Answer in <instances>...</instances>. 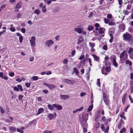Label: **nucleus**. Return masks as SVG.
<instances>
[{
	"label": "nucleus",
	"mask_w": 133,
	"mask_h": 133,
	"mask_svg": "<svg viewBox=\"0 0 133 133\" xmlns=\"http://www.w3.org/2000/svg\"><path fill=\"white\" fill-rule=\"evenodd\" d=\"M75 50H73L71 53V54L72 56H73L75 54Z\"/></svg>",
	"instance_id": "obj_48"
},
{
	"label": "nucleus",
	"mask_w": 133,
	"mask_h": 133,
	"mask_svg": "<svg viewBox=\"0 0 133 133\" xmlns=\"http://www.w3.org/2000/svg\"><path fill=\"white\" fill-rule=\"evenodd\" d=\"M34 13L38 15H39L40 14V11L38 9H36L34 11Z\"/></svg>",
	"instance_id": "obj_33"
},
{
	"label": "nucleus",
	"mask_w": 133,
	"mask_h": 133,
	"mask_svg": "<svg viewBox=\"0 0 133 133\" xmlns=\"http://www.w3.org/2000/svg\"><path fill=\"white\" fill-rule=\"evenodd\" d=\"M42 12H45L46 11V7L45 5H44L42 8Z\"/></svg>",
	"instance_id": "obj_19"
},
{
	"label": "nucleus",
	"mask_w": 133,
	"mask_h": 133,
	"mask_svg": "<svg viewBox=\"0 0 133 133\" xmlns=\"http://www.w3.org/2000/svg\"><path fill=\"white\" fill-rule=\"evenodd\" d=\"M125 53V50H124V51H123V52H122L121 53V54L120 55V58H122L123 57Z\"/></svg>",
	"instance_id": "obj_21"
},
{
	"label": "nucleus",
	"mask_w": 133,
	"mask_h": 133,
	"mask_svg": "<svg viewBox=\"0 0 133 133\" xmlns=\"http://www.w3.org/2000/svg\"><path fill=\"white\" fill-rule=\"evenodd\" d=\"M129 99L130 100V101H131V103H133V100L130 96H129Z\"/></svg>",
	"instance_id": "obj_63"
},
{
	"label": "nucleus",
	"mask_w": 133,
	"mask_h": 133,
	"mask_svg": "<svg viewBox=\"0 0 133 133\" xmlns=\"http://www.w3.org/2000/svg\"><path fill=\"white\" fill-rule=\"evenodd\" d=\"M100 79H98L97 80V85L99 86V87H100Z\"/></svg>",
	"instance_id": "obj_43"
},
{
	"label": "nucleus",
	"mask_w": 133,
	"mask_h": 133,
	"mask_svg": "<svg viewBox=\"0 0 133 133\" xmlns=\"http://www.w3.org/2000/svg\"><path fill=\"white\" fill-rule=\"evenodd\" d=\"M44 111L43 109L42 108H39L38 110V112L37 113L36 115H37L42 112Z\"/></svg>",
	"instance_id": "obj_16"
},
{
	"label": "nucleus",
	"mask_w": 133,
	"mask_h": 133,
	"mask_svg": "<svg viewBox=\"0 0 133 133\" xmlns=\"http://www.w3.org/2000/svg\"><path fill=\"white\" fill-rule=\"evenodd\" d=\"M32 79L36 81L38 79V77L36 76H34L32 77Z\"/></svg>",
	"instance_id": "obj_35"
},
{
	"label": "nucleus",
	"mask_w": 133,
	"mask_h": 133,
	"mask_svg": "<svg viewBox=\"0 0 133 133\" xmlns=\"http://www.w3.org/2000/svg\"><path fill=\"white\" fill-rule=\"evenodd\" d=\"M92 56L94 58V61H97L98 62H99L100 59L99 58V57L95 55H93Z\"/></svg>",
	"instance_id": "obj_12"
},
{
	"label": "nucleus",
	"mask_w": 133,
	"mask_h": 133,
	"mask_svg": "<svg viewBox=\"0 0 133 133\" xmlns=\"http://www.w3.org/2000/svg\"><path fill=\"white\" fill-rule=\"evenodd\" d=\"M105 70L106 72L104 71V69H102L101 70L102 73L105 75H107V72H109L111 70V69L110 66H108L105 68Z\"/></svg>",
	"instance_id": "obj_3"
},
{
	"label": "nucleus",
	"mask_w": 133,
	"mask_h": 133,
	"mask_svg": "<svg viewBox=\"0 0 133 133\" xmlns=\"http://www.w3.org/2000/svg\"><path fill=\"white\" fill-rule=\"evenodd\" d=\"M109 129V127L108 126L107 127V128L104 130V132L105 133H108Z\"/></svg>",
	"instance_id": "obj_44"
},
{
	"label": "nucleus",
	"mask_w": 133,
	"mask_h": 133,
	"mask_svg": "<svg viewBox=\"0 0 133 133\" xmlns=\"http://www.w3.org/2000/svg\"><path fill=\"white\" fill-rule=\"evenodd\" d=\"M52 106L56 108L57 110H61L62 109V106L59 105L57 104H54L52 105Z\"/></svg>",
	"instance_id": "obj_7"
},
{
	"label": "nucleus",
	"mask_w": 133,
	"mask_h": 133,
	"mask_svg": "<svg viewBox=\"0 0 133 133\" xmlns=\"http://www.w3.org/2000/svg\"><path fill=\"white\" fill-rule=\"evenodd\" d=\"M82 117L83 119L81 123V124L82 127H83V126H85L86 125H87V126H88V124L87 123V119L84 118L83 115H82Z\"/></svg>",
	"instance_id": "obj_5"
},
{
	"label": "nucleus",
	"mask_w": 133,
	"mask_h": 133,
	"mask_svg": "<svg viewBox=\"0 0 133 133\" xmlns=\"http://www.w3.org/2000/svg\"><path fill=\"white\" fill-rule=\"evenodd\" d=\"M23 97V96L22 95H19L18 96V99L20 100H21Z\"/></svg>",
	"instance_id": "obj_62"
},
{
	"label": "nucleus",
	"mask_w": 133,
	"mask_h": 133,
	"mask_svg": "<svg viewBox=\"0 0 133 133\" xmlns=\"http://www.w3.org/2000/svg\"><path fill=\"white\" fill-rule=\"evenodd\" d=\"M125 63L126 64H128L129 66H131L132 65V63L130 61L127 60L125 62Z\"/></svg>",
	"instance_id": "obj_27"
},
{
	"label": "nucleus",
	"mask_w": 133,
	"mask_h": 133,
	"mask_svg": "<svg viewBox=\"0 0 133 133\" xmlns=\"http://www.w3.org/2000/svg\"><path fill=\"white\" fill-rule=\"evenodd\" d=\"M104 22L106 24L108 23V22L109 21V20L107 18H104Z\"/></svg>",
	"instance_id": "obj_39"
},
{
	"label": "nucleus",
	"mask_w": 133,
	"mask_h": 133,
	"mask_svg": "<svg viewBox=\"0 0 133 133\" xmlns=\"http://www.w3.org/2000/svg\"><path fill=\"white\" fill-rule=\"evenodd\" d=\"M22 32L23 33H24L25 32L26 30L24 28H22L21 29Z\"/></svg>",
	"instance_id": "obj_53"
},
{
	"label": "nucleus",
	"mask_w": 133,
	"mask_h": 133,
	"mask_svg": "<svg viewBox=\"0 0 133 133\" xmlns=\"http://www.w3.org/2000/svg\"><path fill=\"white\" fill-rule=\"evenodd\" d=\"M94 28V27L93 26L90 25L88 26L87 29L89 31H90L92 30Z\"/></svg>",
	"instance_id": "obj_30"
},
{
	"label": "nucleus",
	"mask_w": 133,
	"mask_h": 133,
	"mask_svg": "<svg viewBox=\"0 0 133 133\" xmlns=\"http://www.w3.org/2000/svg\"><path fill=\"white\" fill-rule=\"evenodd\" d=\"M60 97L62 99L65 100L68 99L69 97V96L68 95H61Z\"/></svg>",
	"instance_id": "obj_10"
},
{
	"label": "nucleus",
	"mask_w": 133,
	"mask_h": 133,
	"mask_svg": "<svg viewBox=\"0 0 133 133\" xmlns=\"http://www.w3.org/2000/svg\"><path fill=\"white\" fill-rule=\"evenodd\" d=\"M119 28L122 29V30L123 31L125 29V26L124 24H121Z\"/></svg>",
	"instance_id": "obj_25"
},
{
	"label": "nucleus",
	"mask_w": 133,
	"mask_h": 133,
	"mask_svg": "<svg viewBox=\"0 0 133 133\" xmlns=\"http://www.w3.org/2000/svg\"><path fill=\"white\" fill-rule=\"evenodd\" d=\"M86 94L85 92H82L81 93L80 96L81 97H83Z\"/></svg>",
	"instance_id": "obj_60"
},
{
	"label": "nucleus",
	"mask_w": 133,
	"mask_h": 133,
	"mask_svg": "<svg viewBox=\"0 0 133 133\" xmlns=\"http://www.w3.org/2000/svg\"><path fill=\"white\" fill-rule=\"evenodd\" d=\"M33 122L34 121L30 122L28 124V126L29 127H30L31 126Z\"/></svg>",
	"instance_id": "obj_57"
},
{
	"label": "nucleus",
	"mask_w": 133,
	"mask_h": 133,
	"mask_svg": "<svg viewBox=\"0 0 133 133\" xmlns=\"http://www.w3.org/2000/svg\"><path fill=\"white\" fill-rule=\"evenodd\" d=\"M105 29L103 28H101L99 30L98 32L100 34H102L104 33Z\"/></svg>",
	"instance_id": "obj_15"
},
{
	"label": "nucleus",
	"mask_w": 133,
	"mask_h": 133,
	"mask_svg": "<svg viewBox=\"0 0 133 133\" xmlns=\"http://www.w3.org/2000/svg\"><path fill=\"white\" fill-rule=\"evenodd\" d=\"M127 95V93H126L123 96L122 98V101L123 104H125V101L126 100V97Z\"/></svg>",
	"instance_id": "obj_13"
},
{
	"label": "nucleus",
	"mask_w": 133,
	"mask_h": 133,
	"mask_svg": "<svg viewBox=\"0 0 133 133\" xmlns=\"http://www.w3.org/2000/svg\"><path fill=\"white\" fill-rule=\"evenodd\" d=\"M9 75L12 77H13L14 75V72H10L9 73Z\"/></svg>",
	"instance_id": "obj_47"
},
{
	"label": "nucleus",
	"mask_w": 133,
	"mask_h": 133,
	"mask_svg": "<svg viewBox=\"0 0 133 133\" xmlns=\"http://www.w3.org/2000/svg\"><path fill=\"white\" fill-rule=\"evenodd\" d=\"M73 70L75 72L76 74H77L79 73V71L76 68H74L73 69Z\"/></svg>",
	"instance_id": "obj_32"
},
{
	"label": "nucleus",
	"mask_w": 133,
	"mask_h": 133,
	"mask_svg": "<svg viewBox=\"0 0 133 133\" xmlns=\"http://www.w3.org/2000/svg\"><path fill=\"white\" fill-rule=\"evenodd\" d=\"M47 106L49 109L50 110H52L54 109V107L52 105L50 104H49Z\"/></svg>",
	"instance_id": "obj_20"
},
{
	"label": "nucleus",
	"mask_w": 133,
	"mask_h": 133,
	"mask_svg": "<svg viewBox=\"0 0 133 133\" xmlns=\"http://www.w3.org/2000/svg\"><path fill=\"white\" fill-rule=\"evenodd\" d=\"M63 81L64 82L69 84H72L73 83L72 81L68 79H65Z\"/></svg>",
	"instance_id": "obj_9"
},
{
	"label": "nucleus",
	"mask_w": 133,
	"mask_h": 133,
	"mask_svg": "<svg viewBox=\"0 0 133 133\" xmlns=\"http://www.w3.org/2000/svg\"><path fill=\"white\" fill-rule=\"evenodd\" d=\"M87 127L88 126H87V125H86L85 126H83V127H82L83 129V132L84 133H85L87 131Z\"/></svg>",
	"instance_id": "obj_23"
},
{
	"label": "nucleus",
	"mask_w": 133,
	"mask_h": 133,
	"mask_svg": "<svg viewBox=\"0 0 133 133\" xmlns=\"http://www.w3.org/2000/svg\"><path fill=\"white\" fill-rule=\"evenodd\" d=\"M103 49L105 50H107V47L106 45H104L103 46Z\"/></svg>",
	"instance_id": "obj_59"
},
{
	"label": "nucleus",
	"mask_w": 133,
	"mask_h": 133,
	"mask_svg": "<svg viewBox=\"0 0 133 133\" xmlns=\"http://www.w3.org/2000/svg\"><path fill=\"white\" fill-rule=\"evenodd\" d=\"M48 117L49 119L52 120L54 118V115L52 114H49L48 115Z\"/></svg>",
	"instance_id": "obj_14"
},
{
	"label": "nucleus",
	"mask_w": 133,
	"mask_h": 133,
	"mask_svg": "<svg viewBox=\"0 0 133 133\" xmlns=\"http://www.w3.org/2000/svg\"><path fill=\"white\" fill-rule=\"evenodd\" d=\"M88 59L89 63L90 65L91 66H92V65L91 63V59L90 58H88Z\"/></svg>",
	"instance_id": "obj_52"
},
{
	"label": "nucleus",
	"mask_w": 133,
	"mask_h": 133,
	"mask_svg": "<svg viewBox=\"0 0 133 133\" xmlns=\"http://www.w3.org/2000/svg\"><path fill=\"white\" fill-rule=\"evenodd\" d=\"M9 129L11 131H15L16 130V128L12 127H9Z\"/></svg>",
	"instance_id": "obj_26"
},
{
	"label": "nucleus",
	"mask_w": 133,
	"mask_h": 133,
	"mask_svg": "<svg viewBox=\"0 0 133 133\" xmlns=\"http://www.w3.org/2000/svg\"><path fill=\"white\" fill-rule=\"evenodd\" d=\"M130 54V57L131 59H133V52Z\"/></svg>",
	"instance_id": "obj_61"
},
{
	"label": "nucleus",
	"mask_w": 133,
	"mask_h": 133,
	"mask_svg": "<svg viewBox=\"0 0 133 133\" xmlns=\"http://www.w3.org/2000/svg\"><path fill=\"white\" fill-rule=\"evenodd\" d=\"M105 65H106V66L109 65V66H110V63L109 62V63L107 61H105Z\"/></svg>",
	"instance_id": "obj_54"
},
{
	"label": "nucleus",
	"mask_w": 133,
	"mask_h": 133,
	"mask_svg": "<svg viewBox=\"0 0 133 133\" xmlns=\"http://www.w3.org/2000/svg\"><path fill=\"white\" fill-rule=\"evenodd\" d=\"M14 90L15 91H19V89L18 88V87H14Z\"/></svg>",
	"instance_id": "obj_56"
},
{
	"label": "nucleus",
	"mask_w": 133,
	"mask_h": 133,
	"mask_svg": "<svg viewBox=\"0 0 133 133\" xmlns=\"http://www.w3.org/2000/svg\"><path fill=\"white\" fill-rule=\"evenodd\" d=\"M123 40L128 42L130 44L133 43V37L128 32L124 34L123 35Z\"/></svg>",
	"instance_id": "obj_1"
},
{
	"label": "nucleus",
	"mask_w": 133,
	"mask_h": 133,
	"mask_svg": "<svg viewBox=\"0 0 133 133\" xmlns=\"http://www.w3.org/2000/svg\"><path fill=\"white\" fill-rule=\"evenodd\" d=\"M17 87H18V88L20 90V91H23V89L21 85H17Z\"/></svg>",
	"instance_id": "obj_38"
},
{
	"label": "nucleus",
	"mask_w": 133,
	"mask_h": 133,
	"mask_svg": "<svg viewBox=\"0 0 133 133\" xmlns=\"http://www.w3.org/2000/svg\"><path fill=\"white\" fill-rule=\"evenodd\" d=\"M75 31L78 32L79 34H81V31H82L83 30V28H76L74 29Z\"/></svg>",
	"instance_id": "obj_8"
},
{
	"label": "nucleus",
	"mask_w": 133,
	"mask_h": 133,
	"mask_svg": "<svg viewBox=\"0 0 133 133\" xmlns=\"http://www.w3.org/2000/svg\"><path fill=\"white\" fill-rule=\"evenodd\" d=\"M116 57L115 55H112L111 57V61L113 63L115 67L118 66V64L116 62Z\"/></svg>",
	"instance_id": "obj_2"
},
{
	"label": "nucleus",
	"mask_w": 133,
	"mask_h": 133,
	"mask_svg": "<svg viewBox=\"0 0 133 133\" xmlns=\"http://www.w3.org/2000/svg\"><path fill=\"white\" fill-rule=\"evenodd\" d=\"M133 51V48L132 47H130L128 53L129 54H131Z\"/></svg>",
	"instance_id": "obj_36"
},
{
	"label": "nucleus",
	"mask_w": 133,
	"mask_h": 133,
	"mask_svg": "<svg viewBox=\"0 0 133 133\" xmlns=\"http://www.w3.org/2000/svg\"><path fill=\"white\" fill-rule=\"evenodd\" d=\"M124 122L122 119H120L119 122L118 123V128L119 129H120L121 125L122 124H123Z\"/></svg>",
	"instance_id": "obj_11"
},
{
	"label": "nucleus",
	"mask_w": 133,
	"mask_h": 133,
	"mask_svg": "<svg viewBox=\"0 0 133 133\" xmlns=\"http://www.w3.org/2000/svg\"><path fill=\"white\" fill-rule=\"evenodd\" d=\"M93 108V104H92V105H91L89 107V108H88L87 110L88 112H89L91 111L92 110V109Z\"/></svg>",
	"instance_id": "obj_24"
},
{
	"label": "nucleus",
	"mask_w": 133,
	"mask_h": 133,
	"mask_svg": "<svg viewBox=\"0 0 133 133\" xmlns=\"http://www.w3.org/2000/svg\"><path fill=\"white\" fill-rule=\"evenodd\" d=\"M0 109L1 113L2 114H3L4 112V109H3V107H0Z\"/></svg>",
	"instance_id": "obj_42"
},
{
	"label": "nucleus",
	"mask_w": 133,
	"mask_h": 133,
	"mask_svg": "<svg viewBox=\"0 0 133 133\" xmlns=\"http://www.w3.org/2000/svg\"><path fill=\"white\" fill-rule=\"evenodd\" d=\"M107 17L108 19H111L112 17V16L111 14H108L107 16Z\"/></svg>",
	"instance_id": "obj_50"
},
{
	"label": "nucleus",
	"mask_w": 133,
	"mask_h": 133,
	"mask_svg": "<svg viewBox=\"0 0 133 133\" xmlns=\"http://www.w3.org/2000/svg\"><path fill=\"white\" fill-rule=\"evenodd\" d=\"M10 30L12 32H14L15 31V29L13 27H11L10 28Z\"/></svg>",
	"instance_id": "obj_51"
},
{
	"label": "nucleus",
	"mask_w": 133,
	"mask_h": 133,
	"mask_svg": "<svg viewBox=\"0 0 133 133\" xmlns=\"http://www.w3.org/2000/svg\"><path fill=\"white\" fill-rule=\"evenodd\" d=\"M84 57V55H82L79 58V59L80 60L82 59Z\"/></svg>",
	"instance_id": "obj_58"
},
{
	"label": "nucleus",
	"mask_w": 133,
	"mask_h": 133,
	"mask_svg": "<svg viewBox=\"0 0 133 133\" xmlns=\"http://www.w3.org/2000/svg\"><path fill=\"white\" fill-rule=\"evenodd\" d=\"M54 43V41L51 39L47 41L45 43V45L49 47L50 45Z\"/></svg>",
	"instance_id": "obj_6"
},
{
	"label": "nucleus",
	"mask_w": 133,
	"mask_h": 133,
	"mask_svg": "<svg viewBox=\"0 0 133 133\" xmlns=\"http://www.w3.org/2000/svg\"><path fill=\"white\" fill-rule=\"evenodd\" d=\"M35 37L34 36H32L31 38V39L30 40V42L31 44V46L34 48L35 46Z\"/></svg>",
	"instance_id": "obj_4"
},
{
	"label": "nucleus",
	"mask_w": 133,
	"mask_h": 133,
	"mask_svg": "<svg viewBox=\"0 0 133 133\" xmlns=\"http://www.w3.org/2000/svg\"><path fill=\"white\" fill-rule=\"evenodd\" d=\"M118 1L119 4V5H121L122 4V0H117Z\"/></svg>",
	"instance_id": "obj_46"
},
{
	"label": "nucleus",
	"mask_w": 133,
	"mask_h": 133,
	"mask_svg": "<svg viewBox=\"0 0 133 133\" xmlns=\"http://www.w3.org/2000/svg\"><path fill=\"white\" fill-rule=\"evenodd\" d=\"M59 9L58 8H55L53 9V11L55 12H57L59 10Z\"/></svg>",
	"instance_id": "obj_40"
},
{
	"label": "nucleus",
	"mask_w": 133,
	"mask_h": 133,
	"mask_svg": "<svg viewBox=\"0 0 133 133\" xmlns=\"http://www.w3.org/2000/svg\"><path fill=\"white\" fill-rule=\"evenodd\" d=\"M31 85L30 83H26L25 84V85L27 87H29Z\"/></svg>",
	"instance_id": "obj_49"
},
{
	"label": "nucleus",
	"mask_w": 133,
	"mask_h": 133,
	"mask_svg": "<svg viewBox=\"0 0 133 133\" xmlns=\"http://www.w3.org/2000/svg\"><path fill=\"white\" fill-rule=\"evenodd\" d=\"M132 6V5L131 4H128V5L127 6V7L126 8V10H130Z\"/></svg>",
	"instance_id": "obj_31"
},
{
	"label": "nucleus",
	"mask_w": 133,
	"mask_h": 133,
	"mask_svg": "<svg viewBox=\"0 0 133 133\" xmlns=\"http://www.w3.org/2000/svg\"><path fill=\"white\" fill-rule=\"evenodd\" d=\"M19 42L20 43H21L23 40V37L22 36H21L19 38Z\"/></svg>",
	"instance_id": "obj_45"
},
{
	"label": "nucleus",
	"mask_w": 133,
	"mask_h": 133,
	"mask_svg": "<svg viewBox=\"0 0 133 133\" xmlns=\"http://www.w3.org/2000/svg\"><path fill=\"white\" fill-rule=\"evenodd\" d=\"M89 45L91 48H93L95 46V43L90 42L89 43Z\"/></svg>",
	"instance_id": "obj_28"
},
{
	"label": "nucleus",
	"mask_w": 133,
	"mask_h": 133,
	"mask_svg": "<svg viewBox=\"0 0 133 133\" xmlns=\"http://www.w3.org/2000/svg\"><path fill=\"white\" fill-rule=\"evenodd\" d=\"M48 87L51 90H52L55 88L56 86L54 85L49 84Z\"/></svg>",
	"instance_id": "obj_18"
},
{
	"label": "nucleus",
	"mask_w": 133,
	"mask_h": 133,
	"mask_svg": "<svg viewBox=\"0 0 133 133\" xmlns=\"http://www.w3.org/2000/svg\"><path fill=\"white\" fill-rule=\"evenodd\" d=\"M103 99L108 98L107 95L105 93H103Z\"/></svg>",
	"instance_id": "obj_22"
},
{
	"label": "nucleus",
	"mask_w": 133,
	"mask_h": 133,
	"mask_svg": "<svg viewBox=\"0 0 133 133\" xmlns=\"http://www.w3.org/2000/svg\"><path fill=\"white\" fill-rule=\"evenodd\" d=\"M21 4L19 3H18L17 4L16 7V8L17 9H19L21 7Z\"/></svg>",
	"instance_id": "obj_34"
},
{
	"label": "nucleus",
	"mask_w": 133,
	"mask_h": 133,
	"mask_svg": "<svg viewBox=\"0 0 133 133\" xmlns=\"http://www.w3.org/2000/svg\"><path fill=\"white\" fill-rule=\"evenodd\" d=\"M109 25H115L116 24L115 23L113 22H111L109 23Z\"/></svg>",
	"instance_id": "obj_41"
},
{
	"label": "nucleus",
	"mask_w": 133,
	"mask_h": 133,
	"mask_svg": "<svg viewBox=\"0 0 133 133\" xmlns=\"http://www.w3.org/2000/svg\"><path fill=\"white\" fill-rule=\"evenodd\" d=\"M68 59H65L63 60V63L64 64H66L68 63Z\"/></svg>",
	"instance_id": "obj_55"
},
{
	"label": "nucleus",
	"mask_w": 133,
	"mask_h": 133,
	"mask_svg": "<svg viewBox=\"0 0 133 133\" xmlns=\"http://www.w3.org/2000/svg\"><path fill=\"white\" fill-rule=\"evenodd\" d=\"M103 100L106 105L108 106L109 105V102L110 101L108 98L103 99Z\"/></svg>",
	"instance_id": "obj_17"
},
{
	"label": "nucleus",
	"mask_w": 133,
	"mask_h": 133,
	"mask_svg": "<svg viewBox=\"0 0 133 133\" xmlns=\"http://www.w3.org/2000/svg\"><path fill=\"white\" fill-rule=\"evenodd\" d=\"M126 131V129L124 128H123L122 129H121L120 131V133H123V132H124Z\"/></svg>",
	"instance_id": "obj_37"
},
{
	"label": "nucleus",
	"mask_w": 133,
	"mask_h": 133,
	"mask_svg": "<svg viewBox=\"0 0 133 133\" xmlns=\"http://www.w3.org/2000/svg\"><path fill=\"white\" fill-rule=\"evenodd\" d=\"M44 1L48 5H50L51 2V1L50 0H44Z\"/></svg>",
	"instance_id": "obj_29"
},
{
	"label": "nucleus",
	"mask_w": 133,
	"mask_h": 133,
	"mask_svg": "<svg viewBox=\"0 0 133 133\" xmlns=\"http://www.w3.org/2000/svg\"><path fill=\"white\" fill-rule=\"evenodd\" d=\"M52 131H49L48 130H46L43 133H51Z\"/></svg>",
	"instance_id": "obj_64"
}]
</instances>
